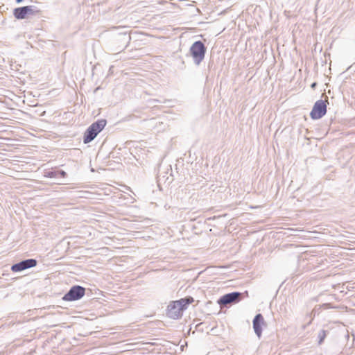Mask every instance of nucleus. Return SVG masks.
<instances>
[{
	"mask_svg": "<svg viewBox=\"0 0 355 355\" xmlns=\"http://www.w3.org/2000/svg\"><path fill=\"white\" fill-rule=\"evenodd\" d=\"M192 297H187L180 300L172 302L167 308V315L173 319H178L182 315V312L187 306L193 302Z\"/></svg>",
	"mask_w": 355,
	"mask_h": 355,
	"instance_id": "nucleus-1",
	"label": "nucleus"
},
{
	"mask_svg": "<svg viewBox=\"0 0 355 355\" xmlns=\"http://www.w3.org/2000/svg\"><path fill=\"white\" fill-rule=\"evenodd\" d=\"M106 123V120L101 119L93 123L90 126H89L84 134V144H88L93 141L97 135L104 128Z\"/></svg>",
	"mask_w": 355,
	"mask_h": 355,
	"instance_id": "nucleus-2",
	"label": "nucleus"
},
{
	"mask_svg": "<svg viewBox=\"0 0 355 355\" xmlns=\"http://www.w3.org/2000/svg\"><path fill=\"white\" fill-rule=\"evenodd\" d=\"M189 52L194 63L199 65L205 58L206 47L202 42L196 41L190 47Z\"/></svg>",
	"mask_w": 355,
	"mask_h": 355,
	"instance_id": "nucleus-3",
	"label": "nucleus"
},
{
	"mask_svg": "<svg viewBox=\"0 0 355 355\" xmlns=\"http://www.w3.org/2000/svg\"><path fill=\"white\" fill-rule=\"evenodd\" d=\"M85 293V288L76 285L72 286L69 291L62 297L64 301H76L82 298Z\"/></svg>",
	"mask_w": 355,
	"mask_h": 355,
	"instance_id": "nucleus-4",
	"label": "nucleus"
},
{
	"mask_svg": "<svg viewBox=\"0 0 355 355\" xmlns=\"http://www.w3.org/2000/svg\"><path fill=\"white\" fill-rule=\"evenodd\" d=\"M327 112V105L322 100L317 101L310 113L312 119H319L325 115Z\"/></svg>",
	"mask_w": 355,
	"mask_h": 355,
	"instance_id": "nucleus-5",
	"label": "nucleus"
},
{
	"mask_svg": "<svg viewBox=\"0 0 355 355\" xmlns=\"http://www.w3.org/2000/svg\"><path fill=\"white\" fill-rule=\"evenodd\" d=\"M37 263L36 259H28L13 264L11 267V270L12 272H20L26 269L35 267L37 265Z\"/></svg>",
	"mask_w": 355,
	"mask_h": 355,
	"instance_id": "nucleus-6",
	"label": "nucleus"
},
{
	"mask_svg": "<svg viewBox=\"0 0 355 355\" xmlns=\"http://www.w3.org/2000/svg\"><path fill=\"white\" fill-rule=\"evenodd\" d=\"M241 293L232 292L223 295L218 300L220 305H227L231 303L238 302L241 299Z\"/></svg>",
	"mask_w": 355,
	"mask_h": 355,
	"instance_id": "nucleus-7",
	"label": "nucleus"
},
{
	"mask_svg": "<svg viewBox=\"0 0 355 355\" xmlns=\"http://www.w3.org/2000/svg\"><path fill=\"white\" fill-rule=\"evenodd\" d=\"M252 324L255 334L260 338L262 334V326L266 325L264 318L261 313H258L255 315L252 321Z\"/></svg>",
	"mask_w": 355,
	"mask_h": 355,
	"instance_id": "nucleus-8",
	"label": "nucleus"
},
{
	"mask_svg": "<svg viewBox=\"0 0 355 355\" xmlns=\"http://www.w3.org/2000/svg\"><path fill=\"white\" fill-rule=\"evenodd\" d=\"M28 8H26L25 6L17 8L14 10L13 14L16 19H23L27 15Z\"/></svg>",
	"mask_w": 355,
	"mask_h": 355,
	"instance_id": "nucleus-9",
	"label": "nucleus"
},
{
	"mask_svg": "<svg viewBox=\"0 0 355 355\" xmlns=\"http://www.w3.org/2000/svg\"><path fill=\"white\" fill-rule=\"evenodd\" d=\"M329 334L327 330L322 329L319 331L318 338V344L321 345L326 338L327 335Z\"/></svg>",
	"mask_w": 355,
	"mask_h": 355,
	"instance_id": "nucleus-10",
	"label": "nucleus"
},
{
	"mask_svg": "<svg viewBox=\"0 0 355 355\" xmlns=\"http://www.w3.org/2000/svg\"><path fill=\"white\" fill-rule=\"evenodd\" d=\"M44 176L46 178H58V173L55 171H46L44 173Z\"/></svg>",
	"mask_w": 355,
	"mask_h": 355,
	"instance_id": "nucleus-11",
	"label": "nucleus"
},
{
	"mask_svg": "<svg viewBox=\"0 0 355 355\" xmlns=\"http://www.w3.org/2000/svg\"><path fill=\"white\" fill-rule=\"evenodd\" d=\"M26 8H28V10H27V15H33L34 14V11H33V6H25Z\"/></svg>",
	"mask_w": 355,
	"mask_h": 355,
	"instance_id": "nucleus-12",
	"label": "nucleus"
},
{
	"mask_svg": "<svg viewBox=\"0 0 355 355\" xmlns=\"http://www.w3.org/2000/svg\"><path fill=\"white\" fill-rule=\"evenodd\" d=\"M57 173H58V177L60 176V177H62V178H64V177H66V175H67L66 172H65V171H62V170H60V171H57Z\"/></svg>",
	"mask_w": 355,
	"mask_h": 355,
	"instance_id": "nucleus-13",
	"label": "nucleus"
},
{
	"mask_svg": "<svg viewBox=\"0 0 355 355\" xmlns=\"http://www.w3.org/2000/svg\"><path fill=\"white\" fill-rule=\"evenodd\" d=\"M124 37H125L126 39H128V40H130V35H126V34H124Z\"/></svg>",
	"mask_w": 355,
	"mask_h": 355,
	"instance_id": "nucleus-14",
	"label": "nucleus"
},
{
	"mask_svg": "<svg viewBox=\"0 0 355 355\" xmlns=\"http://www.w3.org/2000/svg\"><path fill=\"white\" fill-rule=\"evenodd\" d=\"M22 1H23V0H16V2H17V3H21V2H22Z\"/></svg>",
	"mask_w": 355,
	"mask_h": 355,
	"instance_id": "nucleus-15",
	"label": "nucleus"
},
{
	"mask_svg": "<svg viewBox=\"0 0 355 355\" xmlns=\"http://www.w3.org/2000/svg\"><path fill=\"white\" fill-rule=\"evenodd\" d=\"M315 85H316V83H313V84L311 85V87H314Z\"/></svg>",
	"mask_w": 355,
	"mask_h": 355,
	"instance_id": "nucleus-16",
	"label": "nucleus"
}]
</instances>
